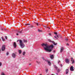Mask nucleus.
Returning a JSON list of instances; mask_svg holds the SVG:
<instances>
[{
	"instance_id": "nucleus-1",
	"label": "nucleus",
	"mask_w": 75,
	"mask_h": 75,
	"mask_svg": "<svg viewBox=\"0 0 75 75\" xmlns=\"http://www.w3.org/2000/svg\"><path fill=\"white\" fill-rule=\"evenodd\" d=\"M42 46L44 47V49L47 52H51L52 51L51 50L54 48V46L53 45L49 46L47 44L43 43L42 44Z\"/></svg>"
},
{
	"instance_id": "nucleus-2",
	"label": "nucleus",
	"mask_w": 75,
	"mask_h": 75,
	"mask_svg": "<svg viewBox=\"0 0 75 75\" xmlns=\"http://www.w3.org/2000/svg\"><path fill=\"white\" fill-rule=\"evenodd\" d=\"M18 41L19 42L21 48H24V47H25V45H24V44L23 43V41H22V40H17V42H18Z\"/></svg>"
},
{
	"instance_id": "nucleus-3",
	"label": "nucleus",
	"mask_w": 75,
	"mask_h": 75,
	"mask_svg": "<svg viewBox=\"0 0 75 75\" xmlns=\"http://www.w3.org/2000/svg\"><path fill=\"white\" fill-rule=\"evenodd\" d=\"M48 41H49V42H52V43H53V44H54V45H56L57 44V43H55V42H54V41H52L51 40H50V39H48Z\"/></svg>"
},
{
	"instance_id": "nucleus-4",
	"label": "nucleus",
	"mask_w": 75,
	"mask_h": 75,
	"mask_svg": "<svg viewBox=\"0 0 75 75\" xmlns=\"http://www.w3.org/2000/svg\"><path fill=\"white\" fill-rule=\"evenodd\" d=\"M6 49V45H2V47L1 48V50L3 51H5V49Z\"/></svg>"
},
{
	"instance_id": "nucleus-5",
	"label": "nucleus",
	"mask_w": 75,
	"mask_h": 75,
	"mask_svg": "<svg viewBox=\"0 0 75 75\" xmlns=\"http://www.w3.org/2000/svg\"><path fill=\"white\" fill-rule=\"evenodd\" d=\"M65 62L66 63H67V64H69V60L68 59L66 58L65 59Z\"/></svg>"
},
{
	"instance_id": "nucleus-6",
	"label": "nucleus",
	"mask_w": 75,
	"mask_h": 75,
	"mask_svg": "<svg viewBox=\"0 0 75 75\" xmlns=\"http://www.w3.org/2000/svg\"><path fill=\"white\" fill-rule=\"evenodd\" d=\"M13 45L14 46V48H16V47H17V44H16V43L15 42H14Z\"/></svg>"
},
{
	"instance_id": "nucleus-7",
	"label": "nucleus",
	"mask_w": 75,
	"mask_h": 75,
	"mask_svg": "<svg viewBox=\"0 0 75 75\" xmlns=\"http://www.w3.org/2000/svg\"><path fill=\"white\" fill-rule=\"evenodd\" d=\"M70 69L71 71H74V67H73V66H71L70 68Z\"/></svg>"
},
{
	"instance_id": "nucleus-8",
	"label": "nucleus",
	"mask_w": 75,
	"mask_h": 75,
	"mask_svg": "<svg viewBox=\"0 0 75 75\" xmlns=\"http://www.w3.org/2000/svg\"><path fill=\"white\" fill-rule=\"evenodd\" d=\"M68 72H69V69H67L66 70V74H68Z\"/></svg>"
},
{
	"instance_id": "nucleus-9",
	"label": "nucleus",
	"mask_w": 75,
	"mask_h": 75,
	"mask_svg": "<svg viewBox=\"0 0 75 75\" xmlns=\"http://www.w3.org/2000/svg\"><path fill=\"white\" fill-rule=\"evenodd\" d=\"M63 50H64V48H63V47H62L60 50V52H62L63 51Z\"/></svg>"
},
{
	"instance_id": "nucleus-10",
	"label": "nucleus",
	"mask_w": 75,
	"mask_h": 75,
	"mask_svg": "<svg viewBox=\"0 0 75 75\" xmlns=\"http://www.w3.org/2000/svg\"><path fill=\"white\" fill-rule=\"evenodd\" d=\"M47 62L48 63V65H51V62H50V61L48 60Z\"/></svg>"
},
{
	"instance_id": "nucleus-11",
	"label": "nucleus",
	"mask_w": 75,
	"mask_h": 75,
	"mask_svg": "<svg viewBox=\"0 0 75 75\" xmlns=\"http://www.w3.org/2000/svg\"><path fill=\"white\" fill-rule=\"evenodd\" d=\"M18 52L19 53V54H21V52H22L21 50H19L18 51Z\"/></svg>"
},
{
	"instance_id": "nucleus-12",
	"label": "nucleus",
	"mask_w": 75,
	"mask_h": 75,
	"mask_svg": "<svg viewBox=\"0 0 75 75\" xmlns=\"http://www.w3.org/2000/svg\"><path fill=\"white\" fill-rule=\"evenodd\" d=\"M54 67L55 68V69H56L57 70L58 69V67L57 66H56L54 65Z\"/></svg>"
},
{
	"instance_id": "nucleus-13",
	"label": "nucleus",
	"mask_w": 75,
	"mask_h": 75,
	"mask_svg": "<svg viewBox=\"0 0 75 75\" xmlns=\"http://www.w3.org/2000/svg\"><path fill=\"white\" fill-rule=\"evenodd\" d=\"M12 57H16V55L14 53H13L12 54Z\"/></svg>"
},
{
	"instance_id": "nucleus-14",
	"label": "nucleus",
	"mask_w": 75,
	"mask_h": 75,
	"mask_svg": "<svg viewBox=\"0 0 75 75\" xmlns=\"http://www.w3.org/2000/svg\"><path fill=\"white\" fill-rule=\"evenodd\" d=\"M23 41L24 42H27V40H25L24 39L23 40Z\"/></svg>"
},
{
	"instance_id": "nucleus-15",
	"label": "nucleus",
	"mask_w": 75,
	"mask_h": 75,
	"mask_svg": "<svg viewBox=\"0 0 75 75\" xmlns=\"http://www.w3.org/2000/svg\"><path fill=\"white\" fill-rule=\"evenodd\" d=\"M2 41H5V39H4L3 38V37H2Z\"/></svg>"
},
{
	"instance_id": "nucleus-16",
	"label": "nucleus",
	"mask_w": 75,
	"mask_h": 75,
	"mask_svg": "<svg viewBox=\"0 0 75 75\" xmlns=\"http://www.w3.org/2000/svg\"><path fill=\"white\" fill-rule=\"evenodd\" d=\"M18 33H22V31H20L19 30H18Z\"/></svg>"
},
{
	"instance_id": "nucleus-17",
	"label": "nucleus",
	"mask_w": 75,
	"mask_h": 75,
	"mask_svg": "<svg viewBox=\"0 0 75 75\" xmlns=\"http://www.w3.org/2000/svg\"><path fill=\"white\" fill-rule=\"evenodd\" d=\"M56 37H57V38H61V37H62V36H60V37H59V36H58V35H56Z\"/></svg>"
},
{
	"instance_id": "nucleus-18",
	"label": "nucleus",
	"mask_w": 75,
	"mask_h": 75,
	"mask_svg": "<svg viewBox=\"0 0 75 75\" xmlns=\"http://www.w3.org/2000/svg\"><path fill=\"white\" fill-rule=\"evenodd\" d=\"M25 52H23V55H25Z\"/></svg>"
},
{
	"instance_id": "nucleus-19",
	"label": "nucleus",
	"mask_w": 75,
	"mask_h": 75,
	"mask_svg": "<svg viewBox=\"0 0 75 75\" xmlns=\"http://www.w3.org/2000/svg\"><path fill=\"white\" fill-rule=\"evenodd\" d=\"M6 55H8V54H9V53H8V52H7L6 53Z\"/></svg>"
},
{
	"instance_id": "nucleus-20",
	"label": "nucleus",
	"mask_w": 75,
	"mask_h": 75,
	"mask_svg": "<svg viewBox=\"0 0 75 75\" xmlns=\"http://www.w3.org/2000/svg\"><path fill=\"white\" fill-rule=\"evenodd\" d=\"M36 24V25L38 26V25H39V24H38V23H35Z\"/></svg>"
},
{
	"instance_id": "nucleus-21",
	"label": "nucleus",
	"mask_w": 75,
	"mask_h": 75,
	"mask_svg": "<svg viewBox=\"0 0 75 75\" xmlns=\"http://www.w3.org/2000/svg\"><path fill=\"white\" fill-rule=\"evenodd\" d=\"M50 58L51 59H52L54 58V57H50Z\"/></svg>"
},
{
	"instance_id": "nucleus-22",
	"label": "nucleus",
	"mask_w": 75,
	"mask_h": 75,
	"mask_svg": "<svg viewBox=\"0 0 75 75\" xmlns=\"http://www.w3.org/2000/svg\"><path fill=\"white\" fill-rule=\"evenodd\" d=\"M74 62H75V61H74V60H73L72 62V64H74Z\"/></svg>"
},
{
	"instance_id": "nucleus-23",
	"label": "nucleus",
	"mask_w": 75,
	"mask_h": 75,
	"mask_svg": "<svg viewBox=\"0 0 75 75\" xmlns=\"http://www.w3.org/2000/svg\"><path fill=\"white\" fill-rule=\"evenodd\" d=\"M60 71H61V70H59V69H58L57 70V72H60Z\"/></svg>"
},
{
	"instance_id": "nucleus-24",
	"label": "nucleus",
	"mask_w": 75,
	"mask_h": 75,
	"mask_svg": "<svg viewBox=\"0 0 75 75\" xmlns=\"http://www.w3.org/2000/svg\"><path fill=\"white\" fill-rule=\"evenodd\" d=\"M0 29L1 31H3V29L2 28H0Z\"/></svg>"
},
{
	"instance_id": "nucleus-25",
	"label": "nucleus",
	"mask_w": 75,
	"mask_h": 75,
	"mask_svg": "<svg viewBox=\"0 0 75 75\" xmlns=\"http://www.w3.org/2000/svg\"><path fill=\"white\" fill-rule=\"evenodd\" d=\"M38 31H39V32H42V30H38Z\"/></svg>"
},
{
	"instance_id": "nucleus-26",
	"label": "nucleus",
	"mask_w": 75,
	"mask_h": 75,
	"mask_svg": "<svg viewBox=\"0 0 75 75\" xmlns=\"http://www.w3.org/2000/svg\"><path fill=\"white\" fill-rule=\"evenodd\" d=\"M48 69H46V73L48 72Z\"/></svg>"
},
{
	"instance_id": "nucleus-27",
	"label": "nucleus",
	"mask_w": 75,
	"mask_h": 75,
	"mask_svg": "<svg viewBox=\"0 0 75 75\" xmlns=\"http://www.w3.org/2000/svg\"><path fill=\"white\" fill-rule=\"evenodd\" d=\"M54 55H51L50 56V57H54Z\"/></svg>"
},
{
	"instance_id": "nucleus-28",
	"label": "nucleus",
	"mask_w": 75,
	"mask_h": 75,
	"mask_svg": "<svg viewBox=\"0 0 75 75\" xmlns=\"http://www.w3.org/2000/svg\"><path fill=\"white\" fill-rule=\"evenodd\" d=\"M1 65H2V64H1V63L0 62V67H1Z\"/></svg>"
},
{
	"instance_id": "nucleus-29",
	"label": "nucleus",
	"mask_w": 75,
	"mask_h": 75,
	"mask_svg": "<svg viewBox=\"0 0 75 75\" xmlns=\"http://www.w3.org/2000/svg\"><path fill=\"white\" fill-rule=\"evenodd\" d=\"M65 40L66 41H68V39L67 38H66V39H65Z\"/></svg>"
},
{
	"instance_id": "nucleus-30",
	"label": "nucleus",
	"mask_w": 75,
	"mask_h": 75,
	"mask_svg": "<svg viewBox=\"0 0 75 75\" xmlns=\"http://www.w3.org/2000/svg\"><path fill=\"white\" fill-rule=\"evenodd\" d=\"M37 63H38V64H40V62H38V61H37Z\"/></svg>"
},
{
	"instance_id": "nucleus-31",
	"label": "nucleus",
	"mask_w": 75,
	"mask_h": 75,
	"mask_svg": "<svg viewBox=\"0 0 75 75\" xmlns=\"http://www.w3.org/2000/svg\"><path fill=\"white\" fill-rule=\"evenodd\" d=\"M42 59H43V60H45L44 58L43 57H42Z\"/></svg>"
},
{
	"instance_id": "nucleus-32",
	"label": "nucleus",
	"mask_w": 75,
	"mask_h": 75,
	"mask_svg": "<svg viewBox=\"0 0 75 75\" xmlns=\"http://www.w3.org/2000/svg\"><path fill=\"white\" fill-rule=\"evenodd\" d=\"M5 38L6 39H7V36H5Z\"/></svg>"
},
{
	"instance_id": "nucleus-33",
	"label": "nucleus",
	"mask_w": 75,
	"mask_h": 75,
	"mask_svg": "<svg viewBox=\"0 0 75 75\" xmlns=\"http://www.w3.org/2000/svg\"><path fill=\"white\" fill-rule=\"evenodd\" d=\"M60 62H61L59 60L58 62V63H59Z\"/></svg>"
},
{
	"instance_id": "nucleus-34",
	"label": "nucleus",
	"mask_w": 75,
	"mask_h": 75,
	"mask_svg": "<svg viewBox=\"0 0 75 75\" xmlns=\"http://www.w3.org/2000/svg\"><path fill=\"white\" fill-rule=\"evenodd\" d=\"M54 34H57V33L55 32L54 33Z\"/></svg>"
},
{
	"instance_id": "nucleus-35",
	"label": "nucleus",
	"mask_w": 75,
	"mask_h": 75,
	"mask_svg": "<svg viewBox=\"0 0 75 75\" xmlns=\"http://www.w3.org/2000/svg\"><path fill=\"white\" fill-rule=\"evenodd\" d=\"M54 38H56L57 40H58V38H57L56 37L54 36Z\"/></svg>"
},
{
	"instance_id": "nucleus-36",
	"label": "nucleus",
	"mask_w": 75,
	"mask_h": 75,
	"mask_svg": "<svg viewBox=\"0 0 75 75\" xmlns=\"http://www.w3.org/2000/svg\"><path fill=\"white\" fill-rule=\"evenodd\" d=\"M66 45H68V46H69V44H68V43L66 44Z\"/></svg>"
},
{
	"instance_id": "nucleus-37",
	"label": "nucleus",
	"mask_w": 75,
	"mask_h": 75,
	"mask_svg": "<svg viewBox=\"0 0 75 75\" xmlns=\"http://www.w3.org/2000/svg\"><path fill=\"white\" fill-rule=\"evenodd\" d=\"M49 35H51V33H49Z\"/></svg>"
},
{
	"instance_id": "nucleus-38",
	"label": "nucleus",
	"mask_w": 75,
	"mask_h": 75,
	"mask_svg": "<svg viewBox=\"0 0 75 75\" xmlns=\"http://www.w3.org/2000/svg\"><path fill=\"white\" fill-rule=\"evenodd\" d=\"M72 59H73V58L71 57V61H72Z\"/></svg>"
},
{
	"instance_id": "nucleus-39",
	"label": "nucleus",
	"mask_w": 75,
	"mask_h": 75,
	"mask_svg": "<svg viewBox=\"0 0 75 75\" xmlns=\"http://www.w3.org/2000/svg\"><path fill=\"white\" fill-rule=\"evenodd\" d=\"M18 35V34L16 33V35Z\"/></svg>"
},
{
	"instance_id": "nucleus-40",
	"label": "nucleus",
	"mask_w": 75,
	"mask_h": 75,
	"mask_svg": "<svg viewBox=\"0 0 75 75\" xmlns=\"http://www.w3.org/2000/svg\"><path fill=\"white\" fill-rule=\"evenodd\" d=\"M44 27H47V26H46V25H45V26H44Z\"/></svg>"
},
{
	"instance_id": "nucleus-41",
	"label": "nucleus",
	"mask_w": 75,
	"mask_h": 75,
	"mask_svg": "<svg viewBox=\"0 0 75 75\" xmlns=\"http://www.w3.org/2000/svg\"><path fill=\"white\" fill-rule=\"evenodd\" d=\"M31 28L33 27V26H31Z\"/></svg>"
},
{
	"instance_id": "nucleus-42",
	"label": "nucleus",
	"mask_w": 75,
	"mask_h": 75,
	"mask_svg": "<svg viewBox=\"0 0 75 75\" xmlns=\"http://www.w3.org/2000/svg\"><path fill=\"white\" fill-rule=\"evenodd\" d=\"M27 25H30V24H27Z\"/></svg>"
},
{
	"instance_id": "nucleus-43",
	"label": "nucleus",
	"mask_w": 75,
	"mask_h": 75,
	"mask_svg": "<svg viewBox=\"0 0 75 75\" xmlns=\"http://www.w3.org/2000/svg\"><path fill=\"white\" fill-rule=\"evenodd\" d=\"M31 65V63H30V64H29V65Z\"/></svg>"
},
{
	"instance_id": "nucleus-44",
	"label": "nucleus",
	"mask_w": 75,
	"mask_h": 75,
	"mask_svg": "<svg viewBox=\"0 0 75 75\" xmlns=\"http://www.w3.org/2000/svg\"><path fill=\"white\" fill-rule=\"evenodd\" d=\"M13 57V58H15L16 57Z\"/></svg>"
},
{
	"instance_id": "nucleus-45",
	"label": "nucleus",
	"mask_w": 75,
	"mask_h": 75,
	"mask_svg": "<svg viewBox=\"0 0 75 75\" xmlns=\"http://www.w3.org/2000/svg\"><path fill=\"white\" fill-rule=\"evenodd\" d=\"M0 52H1V50L0 49Z\"/></svg>"
},
{
	"instance_id": "nucleus-46",
	"label": "nucleus",
	"mask_w": 75,
	"mask_h": 75,
	"mask_svg": "<svg viewBox=\"0 0 75 75\" xmlns=\"http://www.w3.org/2000/svg\"><path fill=\"white\" fill-rule=\"evenodd\" d=\"M49 29H50V28H49Z\"/></svg>"
},
{
	"instance_id": "nucleus-47",
	"label": "nucleus",
	"mask_w": 75,
	"mask_h": 75,
	"mask_svg": "<svg viewBox=\"0 0 75 75\" xmlns=\"http://www.w3.org/2000/svg\"><path fill=\"white\" fill-rule=\"evenodd\" d=\"M47 28H48V27H46Z\"/></svg>"
},
{
	"instance_id": "nucleus-48",
	"label": "nucleus",
	"mask_w": 75,
	"mask_h": 75,
	"mask_svg": "<svg viewBox=\"0 0 75 75\" xmlns=\"http://www.w3.org/2000/svg\"><path fill=\"white\" fill-rule=\"evenodd\" d=\"M25 25H27V24H26Z\"/></svg>"
},
{
	"instance_id": "nucleus-49",
	"label": "nucleus",
	"mask_w": 75,
	"mask_h": 75,
	"mask_svg": "<svg viewBox=\"0 0 75 75\" xmlns=\"http://www.w3.org/2000/svg\"><path fill=\"white\" fill-rule=\"evenodd\" d=\"M0 40H1V39H0Z\"/></svg>"
},
{
	"instance_id": "nucleus-50",
	"label": "nucleus",
	"mask_w": 75,
	"mask_h": 75,
	"mask_svg": "<svg viewBox=\"0 0 75 75\" xmlns=\"http://www.w3.org/2000/svg\"><path fill=\"white\" fill-rule=\"evenodd\" d=\"M40 75H42L41 74H40Z\"/></svg>"
},
{
	"instance_id": "nucleus-51",
	"label": "nucleus",
	"mask_w": 75,
	"mask_h": 75,
	"mask_svg": "<svg viewBox=\"0 0 75 75\" xmlns=\"http://www.w3.org/2000/svg\"><path fill=\"white\" fill-rule=\"evenodd\" d=\"M54 52H55V51H54Z\"/></svg>"
}]
</instances>
